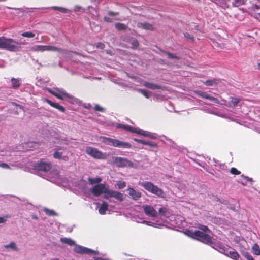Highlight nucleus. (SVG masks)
<instances>
[{
	"label": "nucleus",
	"instance_id": "864d4df0",
	"mask_svg": "<svg viewBox=\"0 0 260 260\" xmlns=\"http://www.w3.org/2000/svg\"><path fill=\"white\" fill-rule=\"evenodd\" d=\"M257 69L260 71V60L257 62Z\"/></svg>",
	"mask_w": 260,
	"mask_h": 260
},
{
	"label": "nucleus",
	"instance_id": "c03bdc74",
	"mask_svg": "<svg viewBox=\"0 0 260 260\" xmlns=\"http://www.w3.org/2000/svg\"><path fill=\"white\" fill-rule=\"evenodd\" d=\"M139 91L146 98H149V93L146 90L140 89Z\"/></svg>",
	"mask_w": 260,
	"mask_h": 260
},
{
	"label": "nucleus",
	"instance_id": "f3484780",
	"mask_svg": "<svg viewBox=\"0 0 260 260\" xmlns=\"http://www.w3.org/2000/svg\"><path fill=\"white\" fill-rule=\"evenodd\" d=\"M128 161L125 159L121 157H116L114 159V164L117 167H124L126 165Z\"/></svg>",
	"mask_w": 260,
	"mask_h": 260
},
{
	"label": "nucleus",
	"instance_id": "5fc2aeb1",
	"mask_svg": "<svg viewBox=\"0 0 260 260\" xmlns=\"http://www.w3.org/2000/svg\"><path fill=\"white\" fill-rule=\"evenodd\" d=\"M147 142L148 141H144V140H142L141 141V143L144 144V145H147Z\"/></svg>",
	"mask_w": 260,
	"mask_h": 260
},
{
	"label": "nucleus",
	"instance_id": "20e7f679",
	"mask_svg": "<svg viewBox=\"0 0 260 260\" xmlns=\"http://www.w3.org/2000/svg\"><path fill=\"white\" fill-rule=\"evenodd\" d=\"M101 139L102 142L104 144L108 145H111L114 147L128 148L130 146V145L128 143H125L111 138L101 137Z\"/></svg>",
	"mask_w": 260,
	"mask_h": 260
},
{
	"label": "nucleus",
	"instance_id": "13d9d810",
	"mask_svg": "<svg viewBox=\"0 0 260 260\" xmlns=\"http://www.w3.org/2000/svg\"><path fill=\"white\" fill-rule=\"evenodd\" d=\"M19 44V46L20 45H26L27 44L26 42H18Z\"/></svg>",
	"mask_w": 260,
	"mask_h": 260
},
{
	"label": "nucleus",
	"instance_id": "6ab92c4d",
	"mask_svg": "<svg viewBox=\"0 0 260 260\" xmlns=\"http://www.w3.org/2000/svg\"><path fill=\"white\" fill-rule=\"evenodd\" d=\"M11 81L12 83V88L17 89H18L21 85L20 80L18 78H15L12 77L11 79Z\"/></svg>",
	"mask_w": 260,
	"mask_h": 260
},
{
	"label": "nucleus",
	"instance_id": "423d86ee",
	"mask_svg": "<svg viewBox=\"0 0 260 260\" xmlns=\"http://www.w3.org/2000/svg\"><path fill=\"white\" fill-rule=\"evenodd\" d=\"M74 250L75 252L79 254H99V252L94 251L91 249L83 247L80 245H76Z\"/></svg>",
	"mask_w": 260,
	"mask_h": 260
},
{
	"label": "nucleus",
	"instance_id": "9b49d317",
	"mask_svg": "<svg viewBox=\"0 0 260 260\" xmlns=\"http://www.w3.org/2000/svg\"><path fill=\"white\" fill-rule=\"evenodd\" d=\"M144 213L146 215L152 217H156L157 213L156 210L151 206L148 205H144L142 206Z\"/></svg>",
	"mask_w": 260,
	"mask_h": 260
},
{
	"label": "nucleus",
	"instance_id": "1a4fd4ad",
	"mask_svg": "<svg viewBox=\"0 0 260 260\" xmlns=\"http://www.w3.org/2000/svg\"><path fill=\"white\" fill-rule=\"evenodd\" d=\"M106 185L105 184H98L91 189V193L95 197H99L105 192Z\"/></svg>",
	"mask_w": 260,
	"mask_h": 260
},
{
	"label": "nucleus",
	"instance_id": "c85d7f7f",
	"mask_svg": "<svg viewBox=\"0 0 260 260\" xmlns=\"http://www.w3.org/2000/svg\"><path fill=\"white\" fill-rule=\"evenodd\" d=\"M115 127L117 128H120V129L126 130L127 131H130V126H129V125H124V124H119V123H116L115 124Z\"/></svg>",
	"mask_w": 260,
	"mask_h": 260
},
{
	"label": "nucleus",
	"instance_id": "6e6552de",
	"mask_svg": "<svg viewBox=\"0 0 260 260\" xmlns=\"http://www.w3.org/2000/svg\"><path fill=\"white\" fill-rule=\"evenodd\" d=\"M198 234L197 238H196L197 240L206 244H211L213 243L212 238L209 235L205 234L200 231H199Z\"/></svg>",
	"mask_w": 260,
	"mask_h": 260
},
{
	"label": "nucleus",
	"instance_id": "4be33fe9",
	"mask_svg": "<svg viewBox=\"0 0 260 260\" xmlns=\"http://www.w3.org/2000/svg\"><path fill=\"white\" fill-rule=\"evenodd\" d=\"M225 255L234 260H238L240 257L239 254L236 250L230 251L228 253L225 254Z\"/></svg>",
	"mask_w": 260,
	"mask_h": 260
},
{
	"label": "nucleus",
	"instance_id": "58836bf2",
	"mask_svg": "<svg viewBox=\"0 0 260 260\" xmlns=\"http://www.w3.org/2000/svg\"><path fill=\"white\" fill-rule=\"evenodd\" d=\"M243 255L247 259V260H255L251 255L248 252H245L243 253Z\"/></svg>",
	"mask_w": 260,
	"mask_h": 260
},
{
	"label": "nucleus",
	"instance_id": "a18cd8bd",
	"mask_svg": "<svg viewBox=\"0 0 260 260\" xmlns=\"http://www.w3.org/2000/svg\"><path fill=\"white\" fill-rule=\"evenodd\" d=\"M9 217L10 216L8 215H6L3 217H0V223H4L6 221V219Z\"/></svg>",
	"mask_w": 260,
	"mask_h": 260
},
{
	"label": "nucleus",
	"instance_id": "052dcab7",
	"mask_svg": "<svg viewBox=\"0 0 260 260\" xmlns=\"http://www.w3.org/2000/svg\"><path fill=\"white\" fill-rule=\"evenodd\" d=\"M51 260H59V259L57 258H55L52 259Z\"/></svg>",
	"mask_w": 260,
	"mask_h": 260
},
{
	"label": "nucleus",
	"instance_id": "680f3d73",
	"mask_svg": "<svg viewBox=\"0 0 260 260\" xmlns=\"http://www.w3.org/2000/svg\"><path fill=\"white\" fill-rule=\"evenodd\" d=\"M33 218H35V219H37V217L36 216H34V217H33Z\"/></svg>",
	"mask_w": 260,
	"mask_h": 260
},
{
	"label": "nucleus",
	"instance_id": "7c9ffc66",
	"mask_svg": "<svg viewBox=\"0 0 260 260\" xmlns=\"http://www.w3.org/2000/svg\"><path fill=\"white\" fill-rule=\"evenodd\" d=\"M253 253L256 255H260V248L257 244H254L252 247Z\"/></svg>",
	"mask_w": 260,
	"mask_h": 260
},
{
	"label": "nucleus",
	"instance_id": "412c9836",
	"mask_svg": "<svg viewBox=\"0 0 260 260\" xmlns=\"http://www.w3.org/2000/svg\"><path fill=\"white\" fill-rule=\"evenodd\" d=\"M60 241L62 243L66 244L70 246L75 245L76 244L74 240L69 238H61Z\"/></svg>",
	"mask_w": 260,
	"mask_h": 260
},
{
	"label": "nucleus",
	"instance_id": "aec40b11",
	"mask_svg": "<svg viewBox=\"0 0 260 260\" xmlns=\"http://www.w3.org/2000/svg\"><path fill=\"white\" fill-rule=\"evenodd\" d=\"M108 205L105 202H103L99 209V212L101 215H104L106 214V211L108 210Z\"/></svg>",
	"mask_w": 260,
	"mask_h": 260
},
{
	"label": "nucleus",
	"instance_id": "c9c22d12",
	"mask_svg": "<svg viewBox=\"0 0 260 260\" xmlns=\"http://www.w3.org/2000/svg\"><path fill=\"white\" fill-rule=\"evenodd\" d=\"M131 44L133 48H137L139 45L138 41L136 39H131Z\"/></svg>",
	"mask_w": 260,
	"mask_h": 260
},
{
	"label": "nucleus",
	"instance_id": "ea45409f",
	"mask_svg": "<svg viewBox=\"0 0 260 260\" xmlns=\"http://www.w3.org/2000/svg\"><path fill=\"white\" fill-rule=\"evenodd\" d=\"M230 173L233 175H239L241 173L240 171H238L236 168L233 167L230 169Z\"/></svg>",
	"mask_w": 260,
	"mask_h": 260
},
{
	"label": "nucleus",
	"instance_id": "f03ea898",
	"mask_svg": "<svg viewBox=\"0 0 260 260\" xmlns=\"http://www.w3.org/2000/svg\"><path fill=\"white\" fill-rule=\"evenodd\" d=\"M141 185L148 191L159 197L165 198L166 194L164 191L152 182L146 181L141 183Z\"/></svg>",
	"mask_w": 260,
	"mask_h": 260
},
{
	"label": "nucleus",
	"instance_id": "de8ad7c7",
	"mask_svg": "<svg viewBox=\"0 0 260 260\" xmlns=\"http://www.w3.org/2000/svg\"><path fill=\"white\" fill-rule=\"evenodd\" d=\"M117 186L119 189H122L125 186V183L124 182H119L117 183Z\"/></svg>",
	"mask_w": 260,
	"mask_h": 260
},
{
	"label": "nucleus",
	"instance_id": "a878e982",
	"mask_svg": "<svg viewBox=\"0 0 260 260\" xmlns=\"http://www.w3.org/2000/svg\"><path fill=\"white\" fill-rule=\"evenodd\" d=\"M231 100V103L234 107H236L238 104L242 100L241 98L231 96L230 97Z\"/></svg>",
	"mask_w": 260,
	"mask_h": 260
},
{
	"label": "nucleus",
	"instance_id": "79ce46f5",
	"mask_svg": "<svg viewBox=\"0 0 260 260\" xmlns=\"http://www.w3.org/2000/svg\"><path fill=\"white\" fill-rule=\"evenodd\" d=\"M158 212L160 216H165L166 213L167 212V210L166 208H160L159 209Z\"/></svg>",
	"mask_w": 260,
	"mask_h": 260
},
{
	"label": "nucleus",
	"instance_id": "473e14b6",
	"mask_svg": "<svg viewBox=\"0 0 260 260\" xmlns=\"http://www.w3.org/2000/svg\"><path fill=\"white\" fill-rule=\"evenodd\" d=\"M51 9L59 11V12L61 13H66L67 12V9L61 7H58V6H53L51 7Z\"/></svg>",
	"mask_w": 260,
	"mask_h": 260
},
{
	"label": "nucleus",
	"instance_id": "a211bd4d",
	"mask_svg": "<svg viewBox=\"0 0 260 260\" xmlns=\"http://www.w3.org/2000/svg\"><path fill=\"white\" fill-rule=\"evenodd\" d=\"M137 26L139 28L146 30H153L154 29L153 26L152 24L147 22H139L137 23Z\"/></svg>",
	"mask_w": 260,
	"mask_h": 260
},
{
	"label": "nucleus",
	"instance_id": "e2e57ef3",
	"mask_svg": "<svg viewBox=\"0 0 260 260\" xmlns=\"http://www.w3.org/2000/svg\"><path fill=\"white\" fill-rule=\"evenodd\" d=\"M211 1H213V2H215V0H211Z\"/></svg>",
	"mask_w": 260,
	"mask_h": 260
},
{
	"label": "nucleus",
	"instance_id": "2eb2a0df",
	"mask_svg": "<svg viewBox=\"0 0 260 260\" xmlns=\"http://www.w3.org/2000/svg\"><path fill=\"white\" fill-rule=\"evenodd\" d=\"M45 101L46 102L51 106L59 110L62 112H64L66 111L65 108L62 106L60 105L58 103L53 102L48 99H45Z\"/></svg>",
	"mask_w": 260,
	"mask_h": 260
},
{
	"label": "nucleus",
	"instance_id": "f704fd0d",
	"mask_svg": "<svg viewBox=\"0 0 260 260\" xmlns=\"http://www.w3.org/2000/svg\"><path fill=\"white\" fill-rule=\"evenodd\" d=\"M21 36L26 38H34L35 34L32 32H24L21 34Z\"/></svg>",
	"mask_w": 260,
	"mask_h": 260
},
{
	"label": "nucleus",
	"instance_id": "f8f14e48",
	"mask_svg": "<svg viewBox=\"0 0 260 260\" xmlns=\"http://www.w3.org/2000/svg\"><path fill=\"white\" fill-rule=\"evenodd\" d=\"M59 93H57L54 91H52L51 90H49V92L52 94L53 95L55 96L56 98H57L58 99L60 100H63L66 98H68L70 99H74V96L69 94L68 93H67L65 91H59Z\"/></svg>",
	"mask_w": 260,
	"mask_h": 260
},
{
	"label": "nucleus",
	"instance_id": "4c0bfd02",
	"mask_svg": "<svg viewBox=\"0 0 260 260\" xmlns=\"http://www.w3.org/2000/svg\"><path fill=\"white\" fill-rule=\"evenodd\" d=\"M241 177L243 178L245 180V183H243V182L241 183L243 185H245L246 183L247 182H248V181H249V182H252L253 181L252 178H249L247 176H244L243 174L241 175Z\"/></svg>",
	"mask_w": 260,
	"mask_h": 260
},
{
	"label": "nucleus",
	"instance_id": "a19ab883",
	"mask_svg": "<svg viewBox=\"0 0 260 260\" xmlns=\"http://www.w3.org/2000/svg\"><path fill=\"white\" fill-rule=\"evenodd\" d=\"M198 228L200 229L202 231L205 232H208L210 231L209 228L206 225L199 224L198 226Z\"/></svg>",
	"mask_w": 260,
	"mask_h": 260
},
{
	"label": "nucleus",
	"instance_id": "b1692460",
	"mask_svg": "<svg viewBox=\"0 0 260 260\" xmlns=\"http://www.w3.org/2000/svg\"><path fill=\"white\" fill-rule=\"evenodd\" d=\"M141 192L131 188V197L135 200H138L141 197Z\"/></svg>",
	"mask_w": 260,
	"mask_h": 260
},
{
	"label": "nucleus",
	"instance_id": "7ed1b4c3",
	"mask_svg": "<svg viewBox=\"0 0 260 260\" xmlns=\"http://www.w3.org/2000/svg\"><path fill=\"white\" fill-rule=\"evenodd\" d=\"M29 50L32 52L40 51L44 52L47 51H54L58 52L60 53H64V51L61 48H59L54 46L51 45H36L31 46L29 48Z\"/></svg>",
	"mask_w": 260,
	"mask_h": 260
},
{
	"label": "nucleus",
	"instance_id": "4468645a",
	"mask_svg": "<svg viewBox=\"0 0 260 260\" xmlns=\"http://www.w3.org/2000/svg\"><path fill=\"white\" fill-rule=\"evenodd\" d=\"M143 85L144 86H145L149 89H152V90H154V89L164 90L165 88V87L161 86V85L155 84H153L152 83L147 82V81H145L143 83Z\"/></svg>",
	"mask_w": 260,
	"mask_h": 260
},
{
	"label": "nucleus",
	"instance_id": "e433bc0d",
	"mask_svg": "<svg viewBox=\"0 0 260 260\" xmlns=\"http://www.w3.org/2000/svg\"><path fill=\"white\" fill-rule=\"evenodd\" d=\"M6 248H11L17 251L18 249L17 247L16 246V244L14 242H12L9 244L5 246Z\"/></svg>",
	"mask_w": 260,
	"mask_h": 260
},
{
	"label": "nucleus",
	"instance_id": "c756f323",
	"mask_svg": "<svg viewBox=\"0 0 260 260\" xmlns=\"http://www.w3.org/2000/svg\"><path fill=\"white\" fill-rule=\"evenodd\" d=\"M113 197L119 201H122L124 199L123 194L116 191H114Z\"/></svg>",
	"mask_w": 260,
	"mask_h": 260
},
{
	"label": "nucleus",
	"instance_id": "37998d69",
	"mask_svg": "<svg viewBox=\"0 0 260 260\" xmlns=\"http://www.w3.org/2000/svg\"><path fill=\"white\" fill-rule=\"evenodd\" d=\"M94 110L96 111H100L102 112H104L105 111V109L101 107L99 105L96 104L94 106Z\"/></svg>",
	"mask_w": 260,
	"mask_h": 260
},
{
	"label": "nucleus",
	"instance_id": "8fccbe9b",
	"mask_svg": "<svg viewBox=\"0 0 260 260\" xmlns=\"http://www.w3.org/2000/svg\"><path fill=\"white\" fill-rule=\"evenodd\" d=\"M184 36L185 38H187V39H190L191 41H194V37L192 36H191L188 33H185L184 34Z\"/></svg>",
	"mask_w": 260,
	"mask_h": 260
},
{
	"label": "nucleus",
	"instance_id": "2f4dec72",
	"mask_svg": "<svg viewBox=\"0 0 260 260\" xmlns=\"http://www.w3.org/2000/svg\"><path fill=\"white\" fill-rule=\"evenodd\" d=\"M217 80L216 79H211V80H206V82L204 83L205 85L209 86H212L214 85L217 84Z\"/></svg>",
	"mask_w": 260,
	"mask_h": 260
},
{
	"label": "nucleus",
	"instance_id": "603ef678",
	"mask_svg": "<svg viewBox=\"0 0 260 260\" xmlns=\"http://www.w3.org/2000/svg\"><path fill=\"white\" fill-rule=\"evenodd\" d=\"M118 14V13H115L113 11H109L108 15L110 16H116Z\"/></svg>",
	"mask_w": 260,
	"mask_h": 260
},
{
	"label": "nucleus",
	"instance_id": "bf43d9fd",
	"mask_svg": "<svg viewBox=\"0 0 260 260\" xmlns=\"http://www.w3.org/2000/svg\"><path fill=\"white\" fill-rule=\"evenodd\" d=\"M254 7H255V8L256 9H258L259 8V7L257 5H255L254 6Z\"/></svg>",
	"mask_w": 260,
	"mask_h": 260
},
{
	"label": "nucleus",
	"instance_id": "49530a36",
	"mask_svg": "<svg viewBox=\"0 0 260 260\" xmlns=\"http://www.w3.org/2000/svg\"><path fill=\"white\" fill-rule=\"evenodd\" d=\"M147 145H148L151 147H157V144L156 143L151 141H148Z\"/></svg>",
	"mask_w": 260,
	"mask_h": 260
},
{
	"label": "nucleus",
	"instance_id": "72a5a7b5",
	"mask_svg": "<svg viewBox=\"0 0 260 260\" xmlns=\"http://www.w3.org/2000/svg\"><path fill=\"white\" fill-rule=\"evenodd\" d=\"M164 52L168 55V57L169 58L176 59L177 60L179 59V58L178 56H177L176 55V54H173V53H172L169 52H166V51H164Z\"/></svg>",
	"mask_w": 260,
	"mask_h": 260
},
{
	"label": "nucleus",
	"instance_id": "dca6fc26",
	"mask_svg": "<svg viewBox=\"0 0 260 260\" xmlns=\"http://www.w3.org/2000/svg\"><path fill=\"white\" fill-rule=\"evenodd\" d=\"M61 148H59L55 149V151L53 154V157L57 159H63L67 160L68 159V157L67 156H63V153L61 152H59Z\"/></svg>",
	"mask_w": 260,
	"mask_h": 260
},
{
	"label": "nucleus",
	"instance_id": "393cba45",
	"mask_svg": "<svg viewBox=\"0 0 260 260\" xmlns=\"http://www.w3.org/2000/svg\"><path fill=\"white\" fill-rule=\"evenodd\" d=\"M114 191L112 190L108 189V187H106L105 192H104V198L106 199H108L110 198L113 197Z\"/></svg>",
	"mask_w": 260,
	"mask_h": 260
},
{
	"label": "nucleus",
	"instance_id": "3c124183",
	"mask_svg": "<svg viewBox=\"0 0 260 260\" xmlns=\"http://www.w3.org/2000/svg\"><path fill=\"white\" fill-rule=\"evenodd\" d=\"M0 167L3 168H6V169H9L10 168L9 166L7 164L5 163V162L1 163L0 164Z\"/></svg>",
	"mask_w": 260,
	"mask_h": 260
},
{
	"label": "nucleus",
	"instance_id": "9d476101",
	"mask_svg": "<svg viewBox=\"0 0 260 260\" xmlns=\"http://www.w3.org/2000/svg\"><path fill=\"white\" fill-rule=\"evenodd\" d=\"M195 94L199 97L203 98L205 99H208L212 102H213L216 104H220V102L218 99L213 97L208 94L206 92H202L201 91H196Z\"/></svg>",
	"mask_w": 260,
	"mask_h": 260
},
{
	"label": "nucleus",
	"instance_id": "0eeeda50",
	"mask_svg": "<svg viewBox=\"0 0 260 260\" xmlns=\"http://www.w3.org/2000/svg\"><path fill=\"white\" fill-rule=\"evenodd\" d=\"M51 167L52 165L50 162H44L42 160L38 161L35 165V169L44 172L49 171L51 169Z\"/></svg>",
	"mask_w": 260,
	"mask_h": 260
},
{
	"label": "nucleus",
	"instance_id": "6e6d98bb",
	"mask_svg": "<svg viewBox=\"0 0 260 260\" xmlns=\"http://www.w3.org/2000/svg\"><path fill=\"white\" fill-rule=\"evenodd\" d=\"M134 141L137 142H139V143H141V141H142V140H140V139H136V138H134L133 139Z\"/></svg>",
	"mask_w": 260,
	"mask_h": 260
},
{
	"label": "nucleus",
	"instance_id": "4d7b16f0",
	"mask_svg": "<svg viewBox=\"0 0 260 260\" xmlns=\"http://www.w3.org/2000/svg\"><path fill=\"white\" fill-rule=\"evenodd\" d=\"M105 20L106 21H108V22H111V20L109 18V17H105Z\"/></svg>",
	"mask_w": 260,
	"mask_h": 260
},
{
	"label": "nucleus",
	"instance_id": "39448f33",
	"mask_svg": "<svg viewBox=\"0 0 260 260\" xmlns=\"http://www.w3.org/2000/svg\"><path fill=\"white\" fill-rule=\"evenodd\" d=\"M86 152L88 155L95 159H105L107 158V155L105 153H103L96 148L87 147Z\"/></svg>",
	"mask_w": 260,
	"mask_h": 260
},
{
	"label": "nucleus",
	"instance_id": "5701e85b",
	"mask_svg": "<svg viewBox=\"0 0 260 260\" xmlns=\"http://www.w3.org/2000/svg\"><path fill=\"white\" fill-rule=\"evenodd\" d=\"M198 232L199 230L193 231L192 230H187L185 231L184 233L188 237L196 239V238H197Z\"/></svg>",
	"mask_w": 260,
	"mask_h": 260
},
{
	"label": "nucleus",
	"instance_id": "bb28decb",
	"mask_svg": "<svg viewBox=\"0 0 260 260\" xmlns=\"http://www.w3.org/2000/svg\"><path fill=\"white\" fill-rule=\"evenodd\" d=\"M88 180L89 183L91 185L96 183L98 184H100L99 183L101 182L102 179L100 177H97L95 178L89 177L88 178Z\"/></svg>",
	"mask_w": 260,
	"mask_h": 260
},
{
	"label": "nucleus",
	"instance_id": "cd10ccee",
	"mask_svg": "<svg viewBox=\"0 0 260 260\" xmlns=\"http://www.w3.org/2000/svg\"><path fill=\"white\" fill-rule=\"evenodd\" d=\"M115 27L118 30H124L127 28V26L121 23H116Z\"/></svg>",
	"mask_w": 260,
	"mask_h": 260
},
{
	"label": "nucleus",
	"instance_id": "09e8293b",
	"mask_svg": "<svg viewBox=\"0 0 260 260\" xmlns=\"http://www.w3.org/2000/svg\"><path fill=\"white\" fill-rule=\"evenodd\" d=\"M96 47L100 49H104L105 48V45L104 43L99 42L96 44Z\"/></svg>",
	"mask_w": 260,
	"mask_h": 260
},
{
	"label": "nucleus",
	"instance_id": "f257e3e1",
	"mask_svg": "<svg viewBox=\"0 0 260 260\" xmlns=\"http://www.w3.org/2000/svg\"><path fill=\"white\" fill-rule=\"evenodd\" d=\"M18 42L11 38L5 37H0V48L11 52L19 51L20 46H19Z\"/></svg>",
	"mask_w": 260,
	"mask_h": 260
},
{
	"label": "nucleus",
	"instance_id": "ddd939ff",
	"mask_svg": "<svg viewBox=\"0 0 260 260\" xmlns=\"http://www.w3.org/2000/svg\"><path fill=\"white\" fill-rule=\"evenodd\" d=\"M131 133H135L145 137L151 138L152 139L156 138V137L152 135L151 133L148 131L142 130L137 128H133L131 127Z\"/></svg>",
	"mask_w": 260,
	"mask_h": 260
}]
</instances>
